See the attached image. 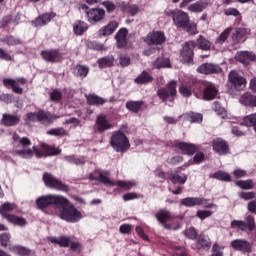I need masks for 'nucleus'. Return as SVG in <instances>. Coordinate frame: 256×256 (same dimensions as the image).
Listing matches in <instances>:
<instances>
[{"label": "nucleus", "instance_id": "obj_1", "mask_svg": "<svg viewBox=\"0 0 256 256\" xmlns=\"http://www.w3.org/2000/svg\"><path fill=\"white\" fill-rule=\"evenodd\" d=\"M18 147H20L21 149H18L16 153L24 159H31L34 153L38 159H41V157H43V152L37 149V147L33 146L32 148H29L31 147V139H29L28 137L20 138L18 140Z\"/></svg>", "mask_w": 256, "mask_h": 256}, {"label": "nucleus", "instance_id": "obj_2", "mask_svg": "<svg viewBox=\"0 0 256 256\" xmlns=\"http://www.w3.org/2000/svg\"><path fill=\"white\" fill-rule=\"evenodd\" d=\"M155 218L161 225H163L164 229H179L181 227L179 225L178 218L175 217L171 212L167 209H160L155 213Z\"/></svg>", "mask_w": 256, "mask_h": 256}, {"label": "nucleus", "instance_id": "obj_3", "mask_svg": "<svg viewBox=\"0 0 256 256\" xmlns=\"http://www.w3.org/2000/svg\"><path fill=\"white\" fill-rule=\"evenodd\" d=\"M56 119H59L58 115H53L49 112L45 111H38L35 112H29L25 115L24 121L25 123H35L36 121H39L40 123H43L44 125H50V123H53Z\"/></svg>", "mask_w": 256, "mask_h": 256}, {"label": "nucleus", "instance_id": "obj_4", "mask_svg": "<svg viewBox=\"0 0 256 256\" xmlns=\"http://www.w3.org/2000/svg\"><path fill=\"white\" fill-rule=\"evenodd\" d=\"M69 200L61 195H44L39 197L36 200V205L38 209H47V207H51V205H67Z\"/></svg>", "mask_w": 256, "mask_h": 256}, {"label": "nucleus", "instance_id": "obj_5", "mask_svg": "<svg viewBox=\"0 0 256 256\" xmlns=\"http://www.w3.org/2000/svg\"><path fill=\"white\" fill-rule=\"evenodd\" d=\"M111 147L115 149L118 153H123L131 147V144H129V139H127V136L123 134L121 131H116L112 134L111 137Z\"/></svg>", "mask_w": 256, "mask_h": 256}, {"label": "nucleus", "instance_id": "obj_6", "mask_svg": "<svg viewBox=\"0 0 256 256\" xmlns=\"http://www.w3.org/2000/svg\"><path fill=\"white\" fill-rule=\"evenodd\" d=\"M61 206H62V211L60 213V217L64 221L75 223L76 221H79V219H81V212L76 210L75 207L69 206V202Z\"/></svg>", "mask_w": 256, "mask_h": 256}, {"label": "nucleus", "instance_id": "obj_7", "mask_svg": "<svg viewBox=\"0 0 256 256\" xmlns=\"http://www.w3.org/2000/svg\"><path fill=\"white\" fill-rule=\"evenodd\" d=\"M43 181L46 185V187H49L50 189H56V191H69V187L61 182V180L53 177L50 173H44L43 175Z\"/></svg>", "mask_w": 256, "mask_h": 256}, {"label": "nucleus", "instance_id": "obj_8", "mask_svg": "<svg viewBox=\"0 0 256 256\" xmlns=\"http://www.w3.org/2000/svg\"><path fill=\"white\" fill-rule=\"evenodd\" d=\"M245 221L233 220L231 222V229H240V231H247L248 229V231H255V217H253L252 215H248Z\"/></svg>", "mask_w": 256, "mask_h": 256}, {"label": "nucleus", "instance_id": "obj_9", "mask_svg": "<svg viewBox=\"0 0 256 256\" xmlns=\"http://www.w3.org/2000/svg\"><path fill=\"white\" fill-rule=\"evenodd\" d=\"M2 83L6 89H12L13 93H17L18 95H21L23 93V88H20L19 85H25L27 84V79L20 77V78H4L2 80Z\"/></svg>", "mask_w": 256, "mask_h": 256}, {"label": "nucleus", "instance_id": "obj_10", "mask_svg": "<svg viewBox=\"0 0 256 256\" xmlns=\"http://www.w3.org/2000/svg\"><path fill=\"white\" fill-rule=\"evenodd\" d=\"M167 15H171L173 23L176 25V27H180L181 29H183V27H187L190 21L189 14L183 12L182 10H173L168 12Z\"/></svg>", "mask_w": 256, "mask_h": 256}, {"label": "nucleus", "instance_id": "obj_11", "mask_svg": "<svg viewBox=\"0 0 256 256\" xmlns=\"http://www.w3.org/2000/svg\"><path fill=\"white\" fill-rule=\"evenodd\" d=\"M195 49V42L189 41L184 44L180 51L181 61L183 63H193V50Z\"/></svg>", "mask_w": 256, "mask_h": 256}, {"label": "nucleus", "instance_id": "obj_12", "mask_svg": "<svg viewBox=\"0 0 256 256\" xmlns=\"http://www.w3.org/2000/svg\"><path fill=\"white\" fill-rule=\"evenodd\" d=\"M90 181H100L104 185H108L109 187H114L115 182L109 179V172H103L101 170H95L90 174L89 177Z\"/></svg>", "mask_w": 256, "mask_h": 256}, {"label": "nucleus", "instance_id": "obj_13", "mask_svg": "<svg viewBox=\"0 0 256 256\" xmlns=\"http://www.w3.org/2000/svg\"><path fill=\"white\" fill-rule=\"evenodd\" d=\"M181 205L184 207H196L198 205H205L206 209H211V207H215V204H207V200L204 198L197 197H187L181 200Z\"/></svg>", "mask_w": 256, "mask_h": 256}, {"label": "nucleus", "instance_id": "obj_14", "mask_svg": "<svg viewBox=\"0 0 256 256\" xmlns=\"http://www.w3.org/2000/svg\"><path fill=\"white\" fill-rule=\"evenodd\" d=\"M228 79L235 89H243L247 85V80L243 76L239 75L236 71L229 73Z\"/></svg>", "mask_w": 256, "mask_h": 256}, {"label": "nucleus", "instance_id": "obj_15", "mask_svg": "<svg viewBox=\"0 0 256 256\" xmlns=\"http://www.w3.org/2000/svg\"><path fill=\"white\" fill-rule=\"evenodd\" d=\"M144 41L147 45H161V43H165V34L160 31L152 32L147 35Z\"/></svg>", "mask_w": 256, "mask_h": 256}, {"label": "nucleus", "instance_id": "obj_16", "mask_svg": "<svg viewBox=\"0 0 256 256\" xmlns=\"http://www.w3.org/2000/svg\"><path fill=\"white\" fill-rule=\"evenodd\" d=\"M232 249L242 253H251V243L245 239H236L231 242Z\"/></svg>", "mask_w": 256, "mask_h": 256}, {"label": "nucleus", "instance_id": "obj_17", "mask_svg": "<svg viewBox=\"0 0 256 256\" xmlns=\"http://www.w3.org/2000/svg\"><path fill=\"white\" fill-rule=\"evenodd\" d=\"M197 72L202 75H213L221 73V67L215 64L204 63L197 68Z\"/></svg>", "mask_w": 256, "mask_h": 256}, {"label": "nucleus", "instance_id": "obj_18", "mask_svg": "<svg viewBox=\"0 0 256 256\" xmlns=\"http://www.w3.org/2000/svg\"><path fill=\"white\" fill-rule=\"evenodd\" d=\"M212 147L218 155H227V153H229V145H227V142L221 138L214 139Z\"/></svg>", "mask_w": 256, "mask_h": 256}, {"label": "nucleus", "instance_id": "obj_19", "mask_svg": "<svg viewBox=\"0 0 256 256\" xmlns=\"http://www.w3.org/2000/svg\"><path fill=\"white\" fill-rule=\"evenodd\" d=\"M235 59L242 63L243 65H249L251 61H256V55L249 51H240L235 55Z\"/></svg>", "mask_w": 256, "mask_h": 256}, {"label": "nucleus", "instance_id": "obj_20", "mask_svg": "<svg viewBox=\"0 0 256 256\" xmlns=\"http://www.w3.org/2000/svg\"><path fill=\"white\" fill-rule=\"evenodd\" d=\"M57 14L54 12L43 14L39 17H37L32 23L34 27H43L44 25H47L51 21V19H55Z\"/></svg>", "mask_w": 256, "mask_h": 256}, {"label": "nucleus", "instance_id": "obj_21", "mask_svg": "<svg viewBox=\"0 0 256 256\" xmlns=\"http://www.w3.org/2000/svg\"><path fill=\"white\" fill-rule=\"evenodd\" d=\"M113 125L107 121V117L103 114L99 115L96 119V129L99 133L107 131V129H112Z\"/></svg>", "mask_w": 256, "mask_h": 256}, {"label": "nucleus", "instance_id": "obj_22", "mask_svg": "<svg viewBox=\"0 0 256 256\" xmlns=\"http://www.w3.org/2000/svg\"><path fill=\"white\" fill-rule=\"evenodd\" d=\"M41 55L45 61H49L50 63L61 61V53H59V50L42 51Z\"/></svg>", "mask_w": 256, "mask_h": 256}, {"label": "nucleus", "instance_id": "obj_23", "mask_svg": "<svg viewBox=\"0 0 256 256\" xmlns=\"http://www.w3.org/2000/svg\"><path fill=\"white\" fill-rule=\"evenodd\" d=\"M87 17L89 23H97V21H101L105 17V10L103 9H91L87 12Z\"/></svg>", "mask_w": 256, "mask_h": 256}, {"label": "nucleus", "instance_id": "obj_24", "mask_svg": "<svg viewBox=\"0 0 256 256\" xmlns=\"http://www.w3.org/2000/svg\"><path fill=\"white\" fill-rule=\"evenodd\" d=\"M19 121H21V117L12 114H3L1 123L5 125V127H15V125H19Z\"/></svg>", "mask_w": 256, "mask_h": 256}, {"label": "nucleus", "instance_id": "obj_25", "mask_svg": "<svg viewBox=\"0 0 256 256\" xmlns=\"http://www.w3.org/2000/svg\"><path fill=\"white\" fill-rule=\"evenodd\" d=\"M17 205L15 203L6 202L0 206V215L7 221V217H12L11 211H15Z\"/></svg>", "mask_w": 256, "mask_h": 256}, {"label": "nucleus", "instance_id": "obj_26", "mask_svg": "<svg viewBox=\"0 0 256 256\" xmlns=\"http://www.w3.org/2000/svg\"><path fill=\"white\" fill-rule=\"evenodd\" d=\"M206 7H209V2L207 0H200L188 6V11L191 13H201L205 11Z\"/></svg>", "mask_w": 256, "mask_h": 256}, {"label": "nucleus", "instance_id": "obj_27", "mask_svg": "<svg viewBox=\"0 0 256 256\" xmlns=\"http://www.w3.org/2000/svg\"><path fill=\"white\" fill-rule=\"evenodd\" d=\"M158 95H162V97H175L177 95V83L175 81L170 82L166 90H159Z\"/></svg>", "mask_w": 256, "mask_h": 256}, {"label": "nucleus", "instance_id": "obj_28", "mask_svg": "<svg viewBox=\"0 0 256 256\" xmlns=\"http://www.w3.org/2000/svg\"><path fill=\"white\" fill-rule=\"evenodd\" d=\"M117 27H119L117 21H111L109 24L99 30L100 37H107V35H112V33H115Z\"/></svg>", "mask_w": 256, "mask_h": 256}, {"label": "nucleus", "instance_id": "obj_29", "mask_svg": "<svg viewBox=\"0 0 256 256\" xmlns=\"http://www.w3.org/2000/svg\"><path fill=\"white\" fill-rule=\"evenodd\" d=\"M249 33L250 31L247 28H237L232 34V39L237 41V43H241L247 39Z\"/></svg>", "mask_w": 256, "mask_h": 256}, {"label": "nucleus", "instance_id": "obj_30", "mask_svg": "<svg viewBox=\"0 0 256 256\" xmlns=\"http://www.w3.org/2000/svg\"><path fill=\"white\" fill-rule=\"evenodd\" d=\"M40 151L43 153L42 157H51L53 155H59L61 153V149L56 148V147H51L45 143H42L40 145Z\"/></svg>", "mask_w": 256, "mask_h": 256}, {"label": "nucleus", "instance_id": "obj_31", "mask_svg": "<svg viewBox=\"0 0 256 256\" xmlns=\"http://www.w3.org/2000/svg\"><path fill=\"white\" fill-rule=\"evenodd\" d=\"M71 237L61 236V237H50L49 241L54 243V245H59V247H69L71 245Z\"/></svg>", "mask_w": 256, "mask_h": 256}, {"label": "nucleus", "instance_id": "obj_32", "mask_svg": "<svg viewBox=\"0 0 256 256\" xmlns=\"http://www.w3.org/2000/svg\"><path fill=\"white\" fill-rule=\"evenodd\" d=\"M176 147H179L185 153V155H193L199 151V148H197V146L194 144H187L185 142L176 144Z\"/></svg>", "mask_w": 256, "mask_h": 256}, {"label": "nucleus", "instance_id": "obj_33", "mask_svg": "<svg viewBox=\"0 0 256 256\" xmlns=\"http://www.w3.org/2000/svg\"><path fill=\"white\" fill-rule=\"evenodd\" d=\"M169 180L174 184L179 183L180 185H185L187 182V175L181 172H171L169 174Z\"/></svg>", "mask_w": 256, "mask_h": 256}, {"label": "nucleus", "instance_id": "obj_34", "mask_svg": "<svg viewBox=\"0 0 256 256\" xmlns=\"http://www.w3.org/2000/svg\"><path fill=\"white\" fill-rule=\"evenodd\" d=\"M9 250L12 253H15L16 255H20V256H29L31 255V249L24 247V246H19V245H15V246H11L9 248Z\"/></svg>", "mask_w": 256, "mask_h": 256}, {"label": "nucleus", "instance_id": "obj_35", "mask_svg": "<svg viewBox=\"0 0 256 256\" xmlns=\"http://www.w3.org/2000/svg\"><path fill=\"white\" fill-rule=\"evenodd\" d=\"M116 41L118 47H125L127 45V29L122 28L116 34Z\"/></svg>", "mask_w": 256, "mask_h": 256}, {"label": "nucleus", "instance_id": "obj_36", "mask_svg": "<svg viewBox=\"0 0 256 256\" xmlns=\"http://www.w3.org/2000/svg\"><path fill=\"white\" fill-rule=\"evenodd\" d=\"M8 223H12V225H18L19 227H25L27 225V220L23 217L11 215L7 216Z\"/></svg>", "mask_w": 256, "mask_h": 256}, {"label": "nucleus", "instance_id": "obj_37", "mask_svg": "<svg viewBox=\"0 0 256 256\" xmlns=\"http://www.w3.org/2000/svg\"><path fill=\"white\" fill-rule=\"evenodd\" d=\"M184 117H186L190 123H201V121H203V114L201 113L188 112L184 114Z\"/></svg>", "mask_w": 256, "mask_h": 256}, {"label": "nucleus", "instance_id": "obj_38", "mask_svg": "<svg viewBox=\"0 0 256 256\" xmlns=\"http://www.w3.org/2000/svg\"><path fill=\"white\" fill-rule=\"evenodd\" d=\"M219 90L214 84H208L204 89V97H217Z\"/></svg>", "mask_w": 256, "mask_h": 256}, {"label": "nucleus", "instance_id": "obj_39", "mask_svg": "<svg viewBox=\"0 0 256 256\" xmlns=\"http://www.w3.org/2000/svg\"><path fill=\"white\" fill-rule=\"evenodd\" d=\"M153 81V77L149 75V73L143 71L136 79L135 83H138L139 85H144L145 83H151Z\"/></svg>", "mask_w": 256, "mask_h": 256}, {"label": "nucleus", "instance_id": "obj_40", "mask_svg": "<svg viewBox=\"0 0 256 256\" xmlns=\"http://www.w3.org/2000/svg\"><path fill=\"white\" fill-rule=\"evenodd\" d=\"M197 45L199 49H202L203 51H209L211 49V41L207 40L203 36H199L197 39Z\"/></svg>", "mask_w": 256, "mask_h": 256}, {"label": "nucleus", "instance_id": "obj_41", "mask_svg": "<svg viewBox=\"0 0 256 256\" xmlns=\"http://www.w3.org/2000/svg\"><path fill=\"white\" fill-rule=\"evenodd\" d=\"M165 67H171V62L167 58H158L153 63V68L154 69H163Z\"/></svg>", "mask_w": 256, "mask_h": 256}, {"label": "nucleus", "instance_id": "obj_42", "mask_svg": "<svg viewBox=\"0 0 256 256\" xmlns=\"http://www.w3.org/2000/svg\"><path fill=\"white\" fill-rule=\"evenodd\" d=\"M113 63H115V58L113 56L104 57L98 60L100 69H103V67H112Z\"/></svg>", "mask_w": 256, "mask_h": 256}, {"label": "nucleus", "instance_id": "obj_43", "mask_svg": "<svg viewBox=\"0 0 256 256\" xmlns=\"http://www.w3.org/2000/svg\"><path fill=\"white\" fill-rule=\"evenodd\" d=\"M236 185L240 187V189L251 190L255 188V183L253 180H239L236 182Z\"/></svg>", "mask_w": 256, "mask_h": 256}, {"label": "nucleus", "instance_id": "obj_44", "mask_svg": "<svg viewBox=\"0 0 256 256\" xmlns=\"http://www.w3.org/2000/svg\"><path fill=\"white\" fill-rule=\"evenodd\" d=\"M87 23H85V22H82V21H78V22H76L75 23V25H74V33L76 34V35H83V33L85 32V31H87Z\"/></svg>", "mask_w": 256, "mask_h": 256}, {"label": "nucleus", "instance_id": "obj_45", "mask_svg": "<svg viewBox=\"0 0 256 256\" xmlns=\"http://www.w3.org/2000/svg\"><path fill=\"white\" fill-rule=\"evenodd\" d=\"M231 35V28H226L220 36L216 39L215 44L216 45H223L225 41H227V38Z\"/></svg>", "mask_w": 256, "mask_h": 256}, {"label": "nucleus", "instance_id": "obj_46", "mask_svg": "<svg viewBox=\"0 0 256 256\" xmlns=\"http://www.w3.org/2000/svg\"><path fill=\"white\" fill-rule=\"evenodd\" d=\"M114 185L119 187V189H124V191H129V189H133V187H135V183L123 180L114 182Z\"/></svg>", "mask_w": 256, "mask_h": 256}, {"label": "nucleus", "instance_id": "obj_47", "mask_svg": "<svg viewBox=\"0 0 256 256\" xmlns=\"http://www.w3.org/2000/svg\"><path fill=\"white\" fill-rule=\"evenodd\" d=\"M240 103L246 107H256V97H242Z\"/></svg>", "mask_w": 256, "mask_h": 256}, {"label": "nucleus", "instance_id": "obj_48", "mask_svg": "<svg viewBox=\"0 0 256 256\" xmlns=\"http://www.w3.org/2000/svg\"><path fill=\"white\" fill-rule=\"evenodd\" d=\"M214 179H218L219 181H231V175L223 171H217L213 174Z\"/></svg>", "mask_w": 256, "mask_h": 256}, {"label": "nucleus", "instance_id": "obj_49", "mask_svg": "<svg viewBox=\"0 0 256 256\" xmlns=\"http://www.w3.org/2000/svg\"><path fill=\"white\" fill-rule=\"evenodd\" d=\"M182 29H185L190 35H197L198 33L197 24H195V22H191V20Z\"/></svg>", "mask_w": 256, "mask_h": 256}, {"label": "nucleus", "instance_id": "obj_50", "mask_svg": "<svg viewBox=\"0 0 256 256\" xmlns=\"http://www.w3.org/2000/svg\"><path fill=\"white\" fill-rule=\"evenodd\" d=\"M9 243H11V234L9 233L0 234V245L2 247H9Z\"/></svg>", "mask_w": 256, "mask_h": 256}, {"label": "nucleus", "instance_id": "obj_51", "mask_svg": "<svg viewBox=\"0 0 256 256\" xmlns=\"http://www.w3.org/2000/svg\"><path fill=\"white\" fill-rule=\"evenodd\" d=\"M47 135H54L55 137H63V135H67V131L63 128H54L47 132Z\"/></svg>", "mask_w": 256, "mask_h": 256}, {"label": "nucleus", "instance_id": "obj_52", "mask_svg": "<svg viewBox=\"0 0 256 256\" xmlns=\"http://www.w3.org/2000/svg\"><path fill=\"white\" fill-rule=\"evenodd\" d=\"M239 197H240V199H243L244 201H252V199H256V193L255 192H240Z\"/></svg>", "mask_w": 256, "mask_h": 256}, {"label": "nucleus", "instance_id": "obj_53", "mask_svg": "<svg viewBox=\"0 0 256 256\" xmlns=\"http://www.w3.org/2000/svg\"><path fill=\"white\" fill-rule=\"evenodd\" d=\"M88 73L89 68L87 66H76V75H78L79 77H87Z\"/></svg>", "mask_w": 256, "mask_h": 256}, {"label": "nucleus", "instance_id": "obj_54", "mask_svg": "<svg viewBox=\"0 0 256 256\" xmlns=\"http://www.w3.org/2000/svg\"><path fill=\"white\" fill-rule=\"evenodd\" d=\"M66 161L72 163V165H85V160L83 158H75V156H67Z\"/></svg>", "mask_w": 256, "mask_h": 256}, {"label": "nucleus", "instance_id": "obj_55", "mask_svg": "<svg viewBox=\"0 0 256 256\" xmlns=\"http://www.w3.org/2000/svg\"><path fill=\"white\" fill-rule=\"evenodd\" d=\"M211 247V242L205 239V236H199L197 249Z\"/></svg>", "mask_w": 256, "mask_h": 256}, {"label": "nucleus", "instance_id": "obj_56", "mask_svg": "<svg viewBox=\"0 0 256 256\" xmlns=\"http://www.w3.org/2000/svg\"><path fill=\"white\" fill-rule=\"evenodd\" d=\"M124 11L125 13H129V15H137V13H139V7H137V5L127 4L124 7Z\"/></svg>", "mask_w": 256, "mask_h": 256}, {"label": "nucleus", "instance_id": "obj_57", "mask_svg": "<svg viewBox=\"0 0 256 256\" xmlns=\"http://www.w3.org/2000/svg\"><path fill=\"white\" fill-rule=\"evenodd\" d=\"M225 247L219 246V244L215 243L212 246V256H223V250Z\"/></svg>", "mask_w": 256, "mask_h": 256}, {"label": "nucleus", "instance_id": "obj_58", "mask_svg": "<svg viewBox=\"0 0 256 256\" xmlns=\"http://www.w3.org/2000/svg\"><path fill=\"white\" fill-rule=\"evenodd\" d=\"M87 103L89 105H103V103H105V100L101 97H88Z\"/></svg>", "mask_w": 256, "mask_h": 256}, {"label": "nucleus", "instance_id": "obj_59", "mask_svg": "<svg viewBox=\"0 0 256 256\" xmlns=\"http://www.w3.org/2000/svg\"><path fill=\"white\" fill-rule=\"evenodd\" d=\"M127 109H129V111H133V113H137L139 111V109H141V103L139 102H128L126 104Z\"/></svg>", "mask_w": 256, "mask_h": 256}, {"label": "nucleus", "instance_id": "obj_60", "mask_svg": "<svg viewBox=\"0 0 256 256\" xmlns=\"http://www.w3.org/2000/svg\"><path fill=\"white\" fill-rule=\"evenodd\" d=\"M213 215V212L209 211V210H198L196 217H198V219H207V217H211Z\"/></svg>", "mask_w": 256, "mask_h": 256}, {"label": "nucleus", "instance_id": "obj_61", "mask_svg": "<svg viewBox=\"0 0 256 256\" xmlns=\"http://www.w3.org/2000/svg\"><path fill=\"white\" fill-rule=\"evenodd\" d=\"M7 45H21V40L13 37V36H8L6 39H3Z\"/></svg>", "mask_w": 256, "mask_h": 256}, {"label": "nucleus", "instance_id": "obj_62", "mask_svg": "<svg viewBox=\"0 0 256 256\" xmlns=\"http://www.w3.org/2000/svg\"><path fill=\"white\" fill-rule=\"evenodd\" d=\"M185 235L188 239H197V230L195 228H189L185 231Z\"/></svg>", "mask_w": 256, "mask_h": 256}, {"label": "nucleus", "instance_id": "obj_63", "mask_svg": "<svg viewBox=\"0 0 256 256\" xmlns=\"http://www.w3.org/2000/svg\"><path fill=\"white\" fill-rule=\"evenodd\" d=\"M176 253L173 254V256H187V249L185 247L176 246Z\"/></svg>", "mask_w": 256, "mask_h": 256}, {"label": "nucleus", "instance_id": "obj_64", "mask_svg": "<svg viewBox=\"0 0 256 256\" xmlns=\"http://www.w3.org/2000/svg\"><path fill=\"white\" fill-rule=\"evenodd\" d=\"M247 209L250 211V213L256 215V200L250 201L247 205Z\"/></svg>", "mask_w": 256, "mask_h": 256}]
</instances>
